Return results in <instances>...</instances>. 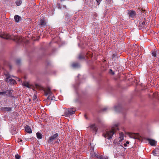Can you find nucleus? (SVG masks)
I'll return each mask as SVG.
<instances>
[{
    "label": "nucleus",
    "mask_w": 159,
    "mask_h": 159,
    "mask_svg": "<svg viewBox=\"0 0 159 159\" xmlns=\"http://www.w3.org/2000/svg\"><path fill=\"white\" fill-rule=\"evenodd\" d=\"M46 23L44 20L41 19L40 21L39 25L41 26H43L46 25Z\"/></svg>",
    "instance_id": "a211bd4d"
},
{
    "label": "nucleus",
    "mask_w": 159,
    "mask_h": 159,
    "mask_svg": "<svg viewBox=\"0 0 159 159\" xmlns=\"http://www.w3.org/2000/svg\"><path fill=\"white\" fill-rule=\"evenodd\" d=\"M18 81H20V79H19V80H18Z\"/></svg>",
    "instance_id": "37998d69"
},
{
    "label": "nucleus",
    "mask_w": 159,
    "mask_h": 159,
    "mask_svg": "<svg viewBox=\"0 0 159 159\" xmlns=\"http://www.w3.org/2000/svg\"><path fill=\"white\" fill-rule=\"evenodd\" d=\"M37 137L38 139H40L42 138V134L39 132H37L36 134Z\"/></svg>",
    "instance_id": "412c9836"
},
{
    "label": "nucleus",
    "mask_w": 159,
    "mask_h": 159,
    "mask_svg": "<svg viewBox=\"0 0 159 159\" xmlns=\"http://www.w3.org/2000/svg\"><path fill=\"white\" fill-rule=\"evenodd\" d=\"M108 109V108L107 107H105L104 108H103L102 109V110L103 111H105L106 110H107V109Z\"/></svg>",
    "instance_id": "e433bc0d"
},
{
    "label": "nucleus",
    "mask_w": 159,
    "mask_h": 159,
    "mask_svg": "<svg viewBox=\"0 0 159 159\" xmlns=\"http://www.w3.org/2000/svg\"><path fill=\"white\" fill-rule=\"evenodd\" d=\"M12 109L11 107H2L1 108V110L2 111H11Z\"/></svg>",
    "instance_id": "f8f14e48"
},
{
    "label": "nucleus",
    "mask_w": 159,
    "mask_h": 159,
    "mask_svg": "<svg viewBox=\"0 0 159 159\" xmlns=\"http://www.w3.org/2000/svg\"><path fill=\"white\" fill-rule=\"evenodd\" d=\"M118 126V124H115L112 126L111 130L107 131L105 133H103V134L105 138L108 139H111L116 131L119 130Z\"/></svg>",
    "instance_id": "f257e3e1"
},
{
    "label": "nucleus",
    "mask_w": 159,
    "mask_h": 159,
    "mask_svg": "<svg viewBox=\"0 0 159 159\" xmlns=\"http://www.w3.org/2000/svg\"><path fill=\"white\" fill-rule=\"evenodd\" d=\"M17 141L18 143H19V142L18 141V140H17Z\"/></svg>",
    "instance_id": "49530a36"
},
{
    "label": "nucleus",
    "mask_w": 159,
    "mask_h": 159,
    "mask_svg": "<svg viewBox=\"0 0 159 159\" xmlns=\"http://www.w3.org/2000/svg\"><path fill=\"white\" fill-rule=\"evenodd\" d=\"M110 70L111 71H112V70L111 69H110Z\"/></svg>",
    "instance_id": "c03bdc74"
},
{
    "label": "nucleus",
    "mask_w": 159,
    "mask_h": 159,
    "mask_svg": "<svg viewBox=\"0 0 159 159\" xmlns=\"http://www.w3.org/2000/svg\"><path fill=\"white\" fill-rule=\"evenodd\" d=\"M5 75L6 77V80H8L9 79L11 78V75H10V74L8 72H7L5 74Z\"/></svg>",
    "instance_id": "4be33fe9"
},
{
    "label": "nucleus",
    "mask_w": 159,
    "mask_h": 159,
    "mask_svg": "<svg viewBox=\"0 0 159 159\" xmlns=\"http://www.w3.org/2000/svg\"><path fill=\"white\" fill-rule=\"evenodd\" d=\"M96 1L97 2L98 5H99L100 4V2L102 0H96Z\"/></svg>",
    "instance_id": "f704fd0d"
},
{
    "label": "nucleus",
    "mask_w": 159,
    "mask_h": 159,
    "mask_svg": "<svg viewBox=\"0 0 159 159\" xmlns=\"http://www.w3.org/2000/svg\"><path fill=\"white\" fill-rule=\"evenodd\" d=\"M72 66L74 68H78L80 67L79 64L77 63H73L72 64Z\"/></svg>",
    "instance_id": "6ab92c4d"
},
{
    "label": "nucleus",
    "mask_w": 159,
    "mask_h": 159,
    "mask_svg": "<svg viewBox=\"0 0 159 159\" xmlns=\"http://www.w3.org/2000/svg\"><path fill=\"white\" fill-rule=\"evenodd\" d=\"M63 7L64 8H66V5H63Z\"/></svg>",
    "instance_id": "ea45409f"
},
{
    "label": "nucleus",
    "mask_w": 159,
    "mask_h": 159,
    "mask_svg": "<svg viewBox=\"0 0 159 159\" xmlns=\"http://www.w3.org/2000/svg\"><path fill=\"white\" fill-rule=\"evenodd\" d=\"M148 24V23L147 22L145 19L144 18L143 21H141L139 22V26L142 28H145Z\"/></svg>",
    "instance_id": "0eeeda50"
},
{
    "label": "nucleus",
    "mask_w": 159,
    "mask_h": 159,
    "mask_svg": "<svg viewBox=\"0 0 159 159\" xmlns=\"http://www.w3.org/2000/svg\"><path fill=\"white\" fill-rule=\"evenodd\" d=\"M121 108V107L120 105L115 106L114 107V109L116 111H118Z\"/></svg>",
    "instance_id": "aec40b11"
},
{
    "label": "nucleus",
    "mask_w": 159,
    "mask_h": 159,
    "mask_svg": "<svg viewBox=\"0 0 159 159\" xmlns=\"http://www.w3.org/2000/svg\"><path fill=\"white\" fill-rule=\"evenodd\" d=\"M11 94V91L10 90H7L5 91L0 92V95L8 96H10Z\"/></svg>",
    "instance_id": "1a4fd4ad"
},
{
    "label": "nucleus",
    "mask_w": 159,
    "mask_h": 159,
    "mask_svg": "<svg viewBox=\"0 0 159 159\" xmlns=\"http://www.w3.org/2000/svg\"><path fill=\"white\" fill-rule=\"evenodd\" d=\"M48 100H56L55 99V97L53 96L52 97H50V99H48Z\"/></svg>",
    "instance_id": "c756f323"
},
{
    "label": "nucleus",
    "mask_w": 159,
    "mask_h": 159,
    "mask_svg": "<svg viewBox=\"0 0 159 159\" xmlns=\"http://www.w3.org/2000/svg\"><path fill=\"white\" fill-rule=\"evenodd\" d=\"M14 19L16 22H18L20 19V16L18 15H16L14 16Z\"/></svg>",
    "instance_id": "f3484780"
},
{
    "label": "nucleus",
    "mask_w": 159,
    "mask_h": 159,
    "mask_svg": "<svg viewBox=\"0 0 159 159\" xmlns=\"http://www.w3.org/2000/svg\"><path fill=\"white\" fill-rule=\"evenodd\" d=\"M102 159H108L107 158H104V157H103L102 156Z\"/></svg>",
    "instance_id": "58836bf2"
},
{
    "label": "nucleus",
    "mask_w": 159,
    "mask_h": 159,
    "mask_svg": "<svg viewBox=\"0 0 159 159\" xmlns=\"http://www.w3.org/2000/svg\"><path fill=\"white\" fill-rule=\"evenodd\" d=\"M128 14L129 15V16L132 18H133L135 15V11H129Z\"/></svg>",
    "instance_id": "dca6fc26"
},
{
    "label": "nucleus",
    "mask_w": 159,
    "mask_h": 159,
    "mask_svg": "<svg viewBox=\"0 0 159 159\" xmlns=\"http://www.w3.org/2000/svg\"><path fill=\"white\" fill-rule=\"evenodd\" d=\"M16 63L17 65H19V64L20 63V59H18L16 61Z\"/></svg>",
    "instance_id": "473e14b6"
},
{
    "label": "nucleus",
    "mask_w": 159,
    "mask_h": 159,
    "mask_svg": "<svg viewBox=\"0 0 159 159\" xmlns=\"http://www.w3.org/2000/svg\"><path fill=\"white\" fill-rule=\"evenodd\" d=\"M147 140L149 142L151 146H155L156 145L157 141L155 140L150 139H148Z\"/></svg>",
    "instance_id": "9d476101"
},
{
    "label": "nucleus",
    "mask_w": 159,
    "mask_h": 159,
    "mask_svg": "<svg viewBox=\"0 0 159 159\" xmlns=\"http://www.w3.org/2000/svg\"><path fill=\"white\" fill-rule=\"evenodd\" d=\"M22 85L26 87L30 88V84L28 82H24L23 83Z\"/></svg>",
    "instance_id": "5701e85b"
},
{
    "label": "nucleus",
    "mask_w": 159,
    "mask_h": 159,
    "mask_svg": "<svg viewBox=\"0 0 159 159\" xmlns=\"http://www.w3.org/2000/svg\"><path fill=\"white\" fill-rule=\"evenodd\" d=\"M25 131L28 133L30 134L32 133V131L31 129L30 126L26 125L25 127Z\"/></svg>",
    "instance_id": "4468645a"
},
{
    "label": "nucleus",
    "mask_w": 159,
    "mask_h": 159,
    "mask_svg": "<svg viewBox=\"0 0 159 159\" xmlns=\"http://www.w3.org/2000/svg\"><path fill=\"white\" fill-rule=\"evenodd\" d=\"M95 155V157L97 158L98 159H102V155H99L98 154L96 153Z\"/></svg>",
    "instance_id": "b1692460"
},
{
    "label": "nucleus",
    "mask_w": 159,
    "mask_h": 159,
    "mask_svg": "<svg viewBox=\"0 0 159 159\" xmlns=\"http://www.w3.org/2000/svg\"><path fill=\"white\" fill-rule=\"evenodd\" d=\"M43 90L45 94V96H48V97L47 99H50V96H51L52 94V93L51 92L50 88H49L48 87L45 89H44Z\"/></svg>",
    "instance_id": "423d86ee"
},
{
    "label": "nucleus",
    "mask_w": 159,
    "mask_h": 159,
    "mask_svg": "<svg viewBox=\"0 0 159 159\" xmlns=\"http://www.w3.org/2000/svg\"><path fill=\"white\" fill-rule=\"evenodd\" d=\"M37 98V96L34 94L33 97V100H35Z\"/></svg>",
    "instance_id": "c9c22d12"
},
{
    "label": "nucleus",
    "mask_w": 159,
    "mask_h": 159,
    "mask_svg": "<svg viewBox=\"0 0 159 159\" xmlns=\"http://www.w3.org/2000/svg\"><path fill=\"white\" fill-rule=\"evenodd\" d=\"M15 31L16 32V33H18V31Z\"/></svg>",
    "instance_id": "a19ab883"
},
{
    "label": "nucleus",
    "mask_w": 159,
    "mask_h": 159,
    "mask_svg": "<svg viewBox=\"0 0 159 159\" xmlns=\"http://www.w3.org/2000/svg\"><path fill=\"white\" fill-rule=\"evenodd\" d=\"M87 57H88V56L89 57H92V54L91 53L88 52L87 53Z\"/></svg>",
    "instance_id": "bb28decb"
},
{
    "label": "nucleus",
    "mask_w": 159,
    "mask_h": 159,
    "mask_svg": "<svg viewBox=\"0 0 159 159\" xmlns=\"http://www.w3.org/2000/svg\"><path fill=\"white\" fill-rule=\"evenodd\" d=\"M58 135V134L57 133L50 137L48 140V143H52L54 140L56 139Z\"/></svg>",
    "instance_id": "6e6552de"
},
{
    "label": "nucleus",
    "mask_w": 159,
    "mask_h": 159,
    "mask_svg": "<svg viewBox=\"0 0 159 159\" xmlns=\"http://www.w3.org/2000/svg\"><path fill=\"white\" fill-rule=\"evenodd\" d=\"M75 111V110L73 108L68 109L64 112V116L66 117L69 116L70 115L74 114Z\"/></svg>",
    "instance_id": "7ed1b4c3"
},
{
    "label": "nucleus",
    "mask_w": 159,
    "mask_h": 159,
    "mask_svg": "<svg viewBox=\"0 0 159 159\" xmlns=\"http://www.w3.org/2000/svg\"><path fill=\"white\" fill-rule=\"evenodd\" d=\"M21 141H22V140L21 139H20V142H21Z\"/></svg>",
    "instance_id": "a18cd8bd"
},
{
    "label": "nucleus",
    "mask_w": 159,
    "mask_h": 159,
    "mask_svg": "<svg viewBox=\"0 0 159 159\" xmlns=\"http://www.w3.org/2000/svg\"><path fill=\"white\" fill-rule=\"evenodd\" d=\"M152 55L154 57H156L157 56V53L155 51H153L152 53Z\"/></svg>",
    "instance_id": "a878e982"
},
{
    "label": "nucleus",
    "mask_w": 159,
    "mask_h": 159,
    "mask_svg": "<svg viewBox=\"0 0 159 159\" xmlns=\"http://www.w3.org/2000/svg\"><path fill=\"white\" fill-rule=\"evenodd\" d=\"M15 157L17 159H19L20 158V156L18 154H16Z\"/></svg>",
    "instance_id": "7c9ffc66"
},
{
    "label": "nucleus",
    "mask_w": 159,
    "mask_h": 159,
    "mask_svg": "<svg viewBox=\"0 0 159 159\" xmlns=\"http://www.w3.org/2000/svg\"><path fill=\"white\" fill-rule=\"evenodd\" d=\"M6 81L7 83L11 84H14L16 82V81L12 79L11 78L8 80H6Z\"/></svg>",
    "instance_id": "9b49d317"
},
{
    "label": "nucleus",
    "mask_w": 159,
    "mask_h": 159,
    "mask_svg": "<svg viewBox=\"0 0 159 159\" xmlns=\"http://www.w3.org/2000/svg\"><path fill=\"white\" fill-rule=\"evenodd\" d=\"M159 149L157 148L154 150L152 151V154L155 156H158V154L159 153Z\"/></svg>",
    "instance_id": "2eb2a0df"
},
{
    "label": "nucleus",
    "mask_w": 159,
    "mask_h": 159,
    "mask_svg": "<svg viewBox=\"0 0 159 159\" xmlns=\"http://www.w3.org/2000/svg\"><path fill=\"white\" fill-rule=\"evenodd\" d=\"M119 139H120L118 141H117V139H115L113 141V143L115 145H117L119 144L120 142H121L124 139V134L122 132L119 133Z\"/></svg>",
    "instance_id": "39448f33"
},
{
    "label": "nucleus",
    "mask_w": 159,
    "mask_h": 159,
    "mask_svg": "<svg viewBox=\"0 0 159 159\" xmlns=\"http://www.w3.org/2000/svg\"><path fill=\"white\" fill-rule=\"evenodd\" d=\"M106 2L107 3L108 5H109L112 2L111 0H106Z\"/></svg>",
    "instance_id": "cd10ccee"
},
{
    "label": "nucleus",
    "mask_w": 159,
    "mask_h": 159,
    "mask_svg": "<svg viewBox=\"0 0 159 159\" xmlns=\"http://www.w3.org/2000/svg\"><path fill=\"white\" fill-rule=\"evenodd\" d=\"M75 111V110L73 108L68 109L64 112V116L66 117L69 116L70 115L74 114Z\"/></svg>",
    "instance_id": "20e7f679"
},
{
    "label": "nucleus",
    "mask_w": 159,
    "mask_h": 159,
    "mask_svg": "<svg viewBox=\"0 0 159 159\" xmlns=\"http://www.w3.org/2000/svg\"><path fill=\"white\" fill-rule=\"evenodd\" d=\"M84 58V56H82L81 54L79 55L78 56V58L79 59H83V58Z\"/></svg>",
    "instance_id": "c85d7f7f"
},
{
    "label": "nucleus",
    "mask_w": 159,
    "mask_h": 159,
    "mask_svg": "<svg viewBox=\"0 0 159 159\" xmlns=\"http://www.w3.org/2000/svg\"><path fill=\"white\" fill-rule=\"evenodd\" d=\"M89 127H90V129H92L95 132V133H96L97 132V129L95 124L90 125L89 126Z\"/></svg>",
    "instance_id": "ddd939ff"
},
{
    "label": "nucleus",
    "mask_w": 159,
    "mask_h": 159,
    "mask_svg": "<svg viewBox=\"0 0 159 159\" xmlns=\"http://www.w3.org/2000/svg\"><path fill=\"white\" fill-rule=\"evenodd\" d=\"M79 75H79V74L78 75V77H79Z\"/></svg>",
    "instance_id": "de8ad7c7"
},
{
    "label": "nucleus",
    "mask_w": 159,
    "mask_h": 159,
    "mask_svg": "<svg viewBox=\"0 0 159 159\" xmlns=\"http://www.w3.org/2000/svg\"><path fill=\"white\" fill-rule=\"evenodd\" d=\"M129 144V142L128 141H127L126 143H125L124 144V146L125 147H126L127 146V144Z\"/></svg>",
    "instance_id": "2f4dec72"
},
{
    "label": "nucleus",
    "mask_w": 159,
    "mask_h": 159,
    "mask_svg": "<svg viewBox=\"0 0 159 159\" xmlns=\"http://www.w3.org/2000/svg\"><path fill=\"white\" fill-rule=\"evenodd\" d=\"M16 3L17 6H19L20 5V1H16Z\"/></svg>",
    "instance_id": "72a5a7b5"
},
{
    "label": "nucleus",
    "mask_w": 159,
    "mask_h": 159,
    "mask_svg": "<svg viewBox=\"0 0 159 159\" xmlns=\"http://www.w3.org/2000/svg\"><path fill=\"white\" fill-rule=\"evenodd\" d=\"M114 74V73L113 72H112V74L113 75Z\"/></svg>",
    "instance_id": "79ce46f5"
},
{
    "label": "nucleus",
    "mask_w": 159,
    "mask_h": 159,
    "mask_svg": "<svg viewBox=\"0 0 159 159\" xmlns=\"http://www.w3.org/2000/svg\"><path fill=\"white\" fill-rule=\"evenodd\" d=\"M0 37L5 39H12L15 42L17 45H19L20 37L19 35H15L11 36L9 34H0Z\"/></svg>",
    "instance_id": "f03ea898"
},
{
    "label": "nucleus",
    "mask_w": 159,
    "mask_h": 159,
    "mask_svg": "<svg viewBox=\"0 0 159 159\" xmlns=\"http://www.w3.org/2000/svg\"><path fill=\"white\" fill-rule=\"evenodd\" d=\"M90 153L92 157H95V155L96 153V152H94L93 151H91Z\"/></svg>",
    "instance_id": "393cba45"
},
{
    "label": "nucleus",
    "mask_w": 159,
    "mask_h": 159,
    "mask_svg": "<svg viewBox=\"0 0 159 159\" xmlns=\"http://www.w3.org/2000/svg\"><path fill=\"white\" fill-rule=\"evenodd\" d=\"M59 142H60V140L59 139H58L57 140V141L56 142H55V143H59Z\"/></svg>",
    "instance_id": "4c0bfd02"
}]
</instances>
